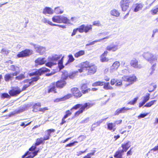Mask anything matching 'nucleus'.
I'll list each match as a JSON object with an SVG mask.
<instances>
[{"label": "nucleus", "instance_id": "nucleus-3", "mask_svg": "<svg viewBox=\"0 0 158 158\" xmlns=\"http://www.w3.org/2000/svg\"><path fill=\"white\" fill-rule=\"evenodd\" d=\"M38 80V77H31V79L24 80L21 83V84H23V87L21 89V90L23 91L27 90L29 87L34 85L35 82H36Z\"/></svg>", "mask_w": 158, "mask_h": 158}, {"label": "nucleus", "instance_id": "nucleus-49", "mask_svg": "<svg viewBox=\"0 0 158 158\" xmlns=\"http://www.w3.org/2000/svg\"><path fill=\"white\" fill-rule=\"evenodd\" d=\"M32 46H33V48L35 49H42L45 48L39 45L32 44Z\"/></svg>", "mask_w": 158, "mask_h": 158}, {"label": "nucleus", "instance_id": "nucleus-30", "mask_svg": "<svg viewBox=\"0 0 158 158\" xmlns=\"http://www.w3.org/2000/svg\"><path fill=\"white\" fill-rule=\"evenodd\" d=\"M44 141L43 138L40 137V138H37L36 139V142L35 144L37 146L40 145V144H43L44 143Z\"/></svg>", "mask_w": 158, "mask_h": 158}, {"label": "nucleus", "instance_id": "nucleus-8", "mask_svg": "<svg viewBox=\"0 0 158 158\" xmlns=\"http://www.w3.org/2000/svg\"><path fill=\"white\" fill-rule=\"evenodd\" d=\"M71 92L73 96L76 99L79 98L83 96L82 92L77 87H74L72 88Z\"/></svg>", "mask_w": 158, "mask_h": 158}, {"label": "nucleus", "instance_id": "nucleus-20", "mask_svg": "<svg viewBox=\"0 0 158 158\" xmlns=\"http://www.w3.org/2000/svg\"><path fill=\"white\" fill-rule=\"evenodd\" d=\"M39 152V150L35 151L33 152L27 151L23 155V157H25L27 155H28V156L26 158H33L37 155Z\"/></svg>", "mask_w": 158, "mask_h": 158}, {"label": "nucleus", "instance_id": "nucleus-27", "mask_svg": "<svg viewBox=\"0 0 158 158\" xmlns=\"http://www.w3.org/2000/svg\"><path fill=\"white\" fill-rule=\"evenodd\" d=\"M46 60H45L44 58H38L35 60V63L37 65H42L45 63Z\"/></svg>", "mask_w": 158, "mask_h": 158}, {"label": "nucleus", "instance_id": "nucleus-34", "mask_svg": "<svg viewBox=\"0 0 158 158\" xmlns=\"http://www.w3.org/2000/svg\"><path fill=\"white\" fill-rule=\"evenodd\" d=\"M73 110H74V108H73V107L70 110H67L65 111V114L63 116L67 118L69 116L71 115L72 114V111Z\"/></svg>", "mask_w": 158, "mask_h": 158}, {"label": "nucleus", "instance_id": "nucleus-48", "mask_svg": "<svg viewBox=\"0 0 158 158\" xmlns=\"http://www.w3.org/2000/svg\"><path fill=\"white\" fill-rule=\"evenodd\" d=\"M72 96V94H67L62 97L63 101L70 98H71Z\"/></svg>", "mask_w": 158, "mask_h": 158}, {"label": "nucleus", "instance_id": "nucleus-24", "mask_svg": "<svg viewBox=\"0 0 158 158\" xmlns=\"http://www.w3.org/2000/svg\"><path fill=\"white\" fill-rule=\"evenodd\" d=\"M107 129L112 132H114L116 130L115 124L112 123H109L107 124Z\"/></svg>", "mask_w": 158, "mask_h": 158}, {"label": "nucleus", "instance_id": "nucleus-22", "mask_svg": "<svg viewBox=\"0 0 158 158\" xmlns=\"http://www.w3.org/2000/svg\"><path fill=\"white\" fill-rule=\"evenodd\" d=\"M150 95V94L148 93L146 96L143 97L142 101L139 104V107H142L149 100Z\"/></svg>", "mask_w": 158, "mask_h": 158}, {"label": "nucleus", "instance_id": "nucleus-5", "mask_svg": "<svg viewBox=\"0 0 158 158\" xmlns=\"http://www.w3.org/2000/svg\"><path fill=\"white\" fill-rule=\"evenodd\" d=\"M52 21L55 23H63L69 25H72L70 22V20L65 17L63 16H56L52 18Z\"/></svg>", "mask_w": 158, "mask_h": 158}, {"label": "nucleus", "instance_id": "nucleus-50", "mask_svg": "<svg viewBox=\"0 0 158 158\" xmlns=\"http://www.w3.org/2000/svg\"><path fill=\"white\" fill-rule=\"evenodd\" d=\"M100 60L102 62H107L109 61V59L106 56H101Z\"/></svg>", "mask_w": 158, "mask_h": 158}, {"label": "nucleus", "instance_id": "nucleus-63", "mask_svg": "<svg viewBox=\"0 0 158 158\" xmlns=\"http://www.w3.org/2000/svg\"><path fill=\"white\" fill-rule=\"evenodd\" d=\"M48 109H49L47 107H44L43 108H40L39 111L44 112L45 111L48 110Z\"/></svg>", "mask_w": 158, "mask_h": 158}, {"label": "nucleus", "instance_id": "nucleus-28", "mask_svg": "<svg viewBox=\"0 0 158 158\" xmlns=\"http://www.w3.org/2000/svg\"><path fill=\"white\" fill-rule=\"evenodd\" d=\"M54 13V11L51 8L49 7H46L44 9L43 11V13L46 15V14H48L52 15Z\"/></svg>", "mask_w": 158, "mask_h": 158}, {"label": "nucleus", "instance_id": "nucleus-62", "mask_svg": "<svg viewBox=\"0 0 158 158\" xmlns=\"http://www.w3.org/2000/svg\"><path fill=\"white\" fill-rule=\"evenodd\" d=\"M102 120H101L98 121H97V122L93 124V125H95L97 126H100V124L102 123Z\"/></svg>", "mask_w": 158, "mask_h": 158}, {"label": "nucleus", "instance_id": "nucleus-38", "mask_svg": "<svg viewBox=\"0 0 158 158\" xmlns=\"http://www.w3.org/2000/svg\"><path fill=\"white\" fill-rule=\"evenodd\" d=\"M156 88V85L154 84H150L148 87V91L149 92L153 91Z\"/></svg>", "mask_w": 158, "mask_h": 158}, {"label": "nucleus", "instance_id": "nucleus-10", "mask_svg": "<svg viewBox=\"0 0 158 158\" xmlns=\"http://www.w3.org/2000/svg\"><path fill=\"white\" fill-rule=\"evenodd\" d=\"M144 58L150 63H152L157 60V57L149 52L145 53L143 55Z\"/></svg>", "mask_w": 158, "mask_h": 158}, {"label": "nucleus", "instance_id": "nucleus-52", "mask_svg": "<svg viewBox=\"0 0 158 158\" xmlns=\"http://www.w3.org/2000/svg\"><path fill=\"white\" fill-rule=\"evenodd\" d=\"M84 28L85 25H82L79 28L77 29L80 32L82 33L84 31Z\"/></svg>", "mask_w": 158, "mask_h": 158}, {"label": "nucleus", "instance_id": "nucleus-26", "mask_svg": "<svg viewBox=\"0 0 158 158\" xmlns=\"http://www.w3.org/2000/svg\"><path fill=\"white\" fill-rule=\"evenodd\" d=\"M41 106V104L40 102L34 104L32 106L33 111L35 112L39 111Z\"/></svg>", "mask_w": 158, "mask_h": 158}, {"label": "nucleus", "instance_id": "nucleus-54", "mask_svg": "<svg viewBox=\"0 0 158 158\" xmlns=\"http://www.w3.org/2000/svg\"><path fill=\"white\" fill-rule=\"evenodd\" d=\"M94 152L88 153L86 155L84 156L83 158H91V156L94 155Z\"/></svg>", "mask_w": 158, "mask_h": 158}, {"label": "nucleus", "instance_id": "nucleus-12", "mask_svg": "<svg viewBox=\"0 0 158 158\" xmlns=\"http://www.w3.org/2000/svg\"><path fill=\"white\" fill-rule=\"evenodd\" d=\"M56 88L61 89L67 85V82L66 81L60 79L55 82Z\"/></svg>", "mask_w": 158, "mask_h": 158}, {"label": "nucleus", "instance_id": "nucleus-13", "mask_svg": "<svg viewBox=\"0 0 158 158\" xmlns=\"http://www.w3.org/2000/svg\"><path fill=\"white\" fill-rule=\"evenodd\" d=\"M19 73V72H15L12 73H6L4 76V80L6 82L11 81L13 79V76H16Z\"/></svg>", "mask_w": 158, "mask_h": 158}, {"label": "nucleus", "instance_id": "nucleus-15", "mask_svg": "<svg viewBox=\"0 0 158 158\" xmlns=\"http://www.w3.org/2000/svg\"><path fill=\"white\" fill-rule=\"evenodd\" d=\"M56 84L55 82L52 83L48 87L47 92L48 93H53L56 94L57 93Z\"/></svg>", "mask_w": 158, "mask_h": 158}, {"label": "nucleus", "instance_id": "nucleus-32", "mask_svg": "<svg viewBox=\"0 0 158 158\" xmlns=\"http://www.w3.org/2000/svg\"><path fill=\"white\" fill-rule=\"evenodd\" d=\"M110 13L111 15L115 17H118L120 15L119 12L115 9H113L111 10Z\"/></svg>", "mask_w": 158, "mask_h": 158}, {"label": "nucleus", "instance_id": "nucleus-60", "mask_svg": "<svg viewBox=\"0 0 158 158\" xmlns=\"http://www.w3.org/2000/svg\"><path fill=\"white\" fill-rule=\"evenodd\" d=\"M148 114V113L141 114L138 116V117L139 118H143L146 116Z\"/></svg>", "mask_w": 158, "mask_h": 158}, {"label": "nucleus", "instance_id": "nucleus-18", "mask_svg": "<svg viewBox=\"0 0 158 158\" xmlns=\"http://www.w3.org/2000/svg\"><path fill=\"white\" fill-rule=\"evenodd\" d=\"M131 110V108L123 107L122 108L117 109L114 113V115H118L120 113H125L127 110Z\"/></svg>", "mask_w": 158, "mask_h": 158}, {"label": "nucleus", "instance_id": "nucleus-31", "mask_svg": "<svg viewBox=\"0 0 158 158\" xmlns=\"http://www.w3.org/2000/svg\"><path fill=\"white\" fill-rule=\"evenodd\" d=\"M144 5L142 3L137 4L136 6L134 9V11L137 12L139 10H141L143 7Z\"/></svg>", "mask_w": 158, "mask_h": 158}, {"label": "nucleus", "instance_id": "nucleus-44", "mask_svg": "<svg viewBox=\"0 0 158 158\" xmlns=\"http://www.w3.org/2000/svg\"><path fill=\"white\" fill-rule=\"evenodd\" d=\"M69 59L67 62L65 64V65H67L69 63L73 62L74 60V59L72 55H70L68 56Z\"/></svg>", "mask_w": 158, "mask_h": 158}, {"label": "nucleus", "instance_id": "nucleus-56", "mask_svg": "<svg viewBox=\"0 0 158 158\" xmlns=\"http://www.w3.org/2000/svg\"><path fill=\"white\" fill-rule=\"evenodd\" d=\"M42 22L45 23H48L50 25L51 23V22L49 21L48 19L45 18H44L42 19Z\"/></svg>", "mask_w": 158, "mask_h": 158}, {"label": "nucleus", "instance_id": "nucleus-1", "mask_svg": "<svg viewBox=\"0 0 158 158\" xmlns=\"http://www.w3.org/2000/svg\"><path fill=\"white\" fill-rule=\"evenodd\" d=\"M80 69H78L80 73L85 72L87 75H92L97 72V67L94 64H92L88 61H85L80 64Z\"/></svg>", "mask_w": 158, "mask_h": 158}, {"label": "nucleus", "instance_id": "nucleus-2", "mask_svg": "<svg viewBox=\"0 0 158 158\" xmlns=\"http://www.w3.org/2000/svg\"><path fill=\"white\" fill-rule=\"evenodd\" d=\"M93 105L89 102H85L84 104H77L73 106L74 110H77L80 108L78 110L76 111L74 115V117H76L82 114L84 111L89 109Z\"/></svg>", "mask_w": 158, "mask_h": 158}, {"label": "nucleus", "instance_id": "nucleus-40", "mask_svg": "<svg viewBox=\"0 0 158 158\" xmlns=\"http://www.w3.org/2000/svg\"><path fill=\"white\" fill-rule=\"evenodd\" d=\"M156 102V100H152L146 103L144 105V106L146 107H149L153 105L155 102Z\"/></svg>", "mask_w": 158, "mask_h": 158}, {"label": "nucleus", "instance_id": "nucleus-45", "mask_svg": "<svg viewBox=\"0 0 158 158\" xmlns=\"http://www.w3.org/2000/svg\"><path fill=\"white\" fill-rule=\"evenodd\" d=\"M1 97L2 98H10L11 96L10 94H9L8 93H3L2 94H1Z\"/></svg>", "mask_w": 158, "mask_h": 158}, {"label": "nucleus", "instance_id": "nucleus-41", "mask_svg": "<svg viewBox=\"0 0 158 158\" xmlns=\"http://www.w3.org/2000/svg\"><path fill=\"white\" fill-rule=\"evenodd\" d=\"M104 82L101 81H97L92 83V86L95 87L98 86H102L104 85Z\"/></svg>", "mask_w": 158, "mask_h": 158}, {"label": "nucleus", "instance_id": "nucleus-14", "mask_svg": "<svg viewBox=\"0 0 158 158\" xmlns=\"http://www.w3.org/2000/svg\"><path fill=\"white\" fill-rule=\"evenodd\" d=\"M56 131L55 129H50L46 130L45 132V134L43 137L44 140H49L51 137V134L52 133H54Z\"/></svg>", "mask_w": 158, "mask_h": 158}, {"label": "nucleus", "instance_id": "nucleus-64", "mask_svg": "<svg viewBox=\"0 0 158 158\" xmlns=\"http://www.w3.org/2000/svg\"><path fill=\"white\" fill-rule=\"evenodd\" d=\"M151 151H153V152L156 151L158 152V145L155 146L151 150Z\"/></svg>", "mask_w": 158, "mask_h": 158}, {"label": "nucleus", "instance_id": "nucleus-35", "mask_svg": "<svg viewBox=\"0 0 158 158\" xmlns=\"http://www.w3.org/2000/svg\"><path fill=\"white\" fill-rule=\"evenodd\" d=\"M54 12L56 14H61L63 13L64 10L60 7L58 6L55 8Z\"/></svg>", "mask_w": 158, "mask_h": 158}, {"label": "nucleus", "instance_id": "nucleus-51", "mask_svg": "<svg viewBox=\"0 0 158 158\" xmlns=\"http://www.w3.org/2000/svg\"><path fill=\"white\" fill-rule=\"evenodd\" d=\"M19 69V67H18V66H15V65H11L10 66V70L12 71H13V72H15L16 71V70H17V69Z\"/></svg>", "mask_w": 158, "mask_h": 158}, {"label": "nucleus", "instance_id": "nucleus-37", "mask_svg": "<svg viewBox=\"0 0 158 158\" xmlns=\"http://www.w3.org/2000/svg\"><path fill=\"white\" fill-rule=\"evenodd\" d=\"M64 56H63L60 60L58 63V64L59 68L60 70H61L64 68V66L63 65V60Z\"/></svg>", "mask_w": 158, "mask_h": 158}, {"label": "nucleus", "instance_id": "nucleus-59", "mask_svg": "<svg viewBox=\"0 0 158 158\" xmlns=\"http://www.w3.org/2000/svg\"><path fill=\"white\" fill-rule=\"evenodd\" d=\"M66 118L64 117V116L62 118L61 121L60 123V126L64 124L66 122V121L65 120V119Z\"/></svg>", "mask_w": 158, "mask_h": 158}, {"label": "nucleus", "instance_id": "nucleus-47", "mask_svg": "<svg viewBox=\"0 0 158 158\" xmlns=\"http://www.w3.org/2000/svg\"><path fill=\"white\" fill-rule=\"evenodd\" d=\"M138 99V97H136L133 99L132 101H131L128 102L127 104L131 105H134L137 102V100Z\"/></svg>", "mask_w": 158, "mask_h": 158}, {"label": "nucleus", "instance_id": "nucleus-17", "mask_svg": "<svg viewBox=\"0 0 158 158\" xmlns=\"http://www.w3.org/2000/svg\"><path fill=\"white\" fill-rule=\"evenodd\" d=\"M131 66L134 68L140 69L141 67L140 64H139L137 60L135 58H133L131 60L130 63Z\"/></svg>", "mask_w": 158, "mask_h": 158}, {"label": "nucleus", "instance_id": "nucleus-9", "mask_svg": "<svg viewBox=\"0 0 158 158\" xmlns=\"http://www.w3.org/2000/svg\"><path fill=\"white\" fill-rule=\"evenodd\" d=\"M22 92L21 89L18 86H13L9 91V93L11 97H16Z\"/></svg>", "mask_w": 158, "mask_h": 158}, {"label": "nucleus", "instance_id": "nucleus-55", "mask_svg": "<svg viewBox=\"0 0 158 158\" xmlns=\"http://www.w3.org/2000/svg\"><path fill=\"white\" fill-rule=\"evenodd\" d=\"M89 121V118L87 117L85 118V119L82 120L81 122L80 123L81 124H85L87 123Z\"/></svg>", "mask_w": 158, "mask_h": 158}, {"label": "nucleus", "instance_id": "nucleus-43", "mask_svg": "<svg viewBox=\"0 0 158 158\" xmlns=\"http://www.w3.org/2000/svg\"><path fill=\"white\" fill-rule=\"evenodd\" d=\"M25 78V76L24 73H22L19 75V76H16L15 77V79L16 80L20 81L24 79Z\"/></svg>", "mask_w": 158, "mask_h": 158}, {"label": "nucleus", "instance_id": "nucleus-58", "mask_svg": "<svg viewBox=\"0 0 158 158\" xmlns=\"http://www.w3.org/2000/svg\"><path fill=\"white\" fill-rule=\"evenodd\" d=\"M36 146H37L35 144H33L32 146L29 148V150L30 151H34L36 148Z\"/></svg>", "mask_w": 158, "mask_h": 158}, {"label": "nucleus", "instance_id": "nucleus-4", "mask_svg": "<svg viewBox=\"0 0 158 158\" xmlns=\"http://www.w3.org/2000/svg\"><path fill=\"white\" fill-rule=\"evenodd\" d=\"M122 79L123 81L128 83L125 85L126 87L131 85L137 81V78L135 75H124L122 77Z\"/></svg>", "mask_w": 158, "mask_h": 158}, {"label": "nucleus", "instance_id": "nucleus-46", "mask_svg": "<svg viewBox=\"0 0 158 158\" xmlns=\"http://www.w3.org/2000/svg\"><path fill=\"white\" fill-rule=\"evenodd\" d=\"M151 12H152V14L153 15L157 14L158 12V5L155 6L153 9L151 10Z\"/></svg>", "mask_w": 158, "mask_h": 158}, {"label": "nucleus", "instance_id": "nucleus-57", "mask_svg": "<svg viewBox=\"0 0 158 158\" xmlns=\"http://www.w3.org/2000/svg\"><path fill=\"white\" fill-rule=\"evenodd\" d=\"M78 143V142L77 141H74L73 143H70L69 144H67L66 145V147H70L74 145V144L76 143Z\"/></svg>", "mask_w": 158, "mask_h": 158}, {"label": "nucleus", "instance_id": "nucleus-11", "mask_svg": "<svg viewBox=\"0 0 158 158\" xmlns=\"http://www.w3.org/2000/svg\"><path fill=\"white\" fill-rule=\"evenodd\" d=\"M131 0H122L120 5L123 11H125L129 7L130 3L132 2Z\"/></svg>", "mask_w": 158, "mask_h": 158}, {"label": "nucleus", "instance_id": "nucleus-19", "mask_svg": "<svg viewBox=\"0 0 158 158\" xmlns=\"http://www.w3.org/2000/svg\"><path fill=\"white\" fill-rule=\"evenodd\" d=\"M30 50H23L19 52L17 55L18 58L23 57L29 55Z\"/></svg>", "mask_w": 158, "mask_h": 158}, {"label": "nucleus", "instance_id": "nucleus-25", "mask_svg": "<svg viewBox=\"0 0 158 158\" xmlns=\"http://www.w3.org/2000/svg\"><path fill=\"white\" fill-rule=\"evenodd\" d=\"M130 142L128 141L127 143L121 144V147L122 148V151L125 152L127 151L128 149L130 148L131 146L129 144Z\"/></svg>", "mask_w": 158, "mask_h": 158}, {"label": "nucleus", "instance_id": "nucleus-61", "mask_svg": "<svg viewBox=\"0 0 158 158\" xmlns=\"http://www.w3.org/2000/svg\"><path fill=\"white\" fill-rule=\"evenodd\" d=\"M132 148H131L126 153L127 156H131L133 152L132 151Z\"/></svg>", "mask_w": 158, "mask_h": 158}, {"label": "nucleus", "instance_id": "nucleus-7", "mask_svg": "<svg viewBox=\"0 0 158 158\" xmlns=\"http://www.w3.org/2000/svg\"><path fill=\"white\" fill-rule=\"evenodd\" d=\"M50 70L48 69L45 67H43L35 71L34 72L31 73H28L29 76L31 77L35 76V77H38L39 80L40 79V76L45 73L50 72Z\"/></svg>", "mask_w": 158, "mask_h": 158}, {"label": "nucleus", "instance_id": "nucleus-29", "mask_svg": "<svg viewBox=\"0 0 158 158\" xmlns=\"http://www.w3.org/2000/svg\"><path fill=\"white\" fill-rule=\"evenodd\" d=\"M124 152L122 151L118 150L116 152L114 155V157L115 158H118V157H122V156L123 155Z\"/></svg>", "mask_w": 158, "mask_h": 158}, {"label": "nucleus", "instance_id": "nucleus-6", "mask_svg": "<svg viewBox=\"0 0 158 158\" xmlns=\"http://www.w3.org/2000/svg\"><path fill=\"white\" fill-rule=\"evenodd\" d=\"M62 57L61 55H55L52 56V57L49 58L48 61L45 64V65L49 68H51L53 65L56 64V63L54 61H56L59 60Z\"/></svg>", "mask_w": 158, "mask_h": 158}, {"label": "nucleus", "instance_id": "nucleus-33", "mask_svg": "<svg viewBox=\"0 0 158 158\" xmlns=\"http://www.w3.org/2000/svg\"><path fill=\"white\" fill-rule=\"evenodd\" d=\"M103 88L106 90L112 89L113 88L111 86L109 82L105 83L104 82Z\"/></svg>", "mask_w": 158, "mask_h": 158}, {"label": "nucleus", "instance_id": "nucleus-23", "mask_svg": "<svg viewBox=\"0 0 158 158\" xmlns=\"http://www.w3.org/2000/svg\"><path fill=\"white\" fill-rule=\"evenodd\" d=\"M120 65V63L119 61H116L114 62L110 67V72L112 73L117 70L119 67Z\"/></svg>", "mask_w": 158, "mask_h": 158}, {"label": "nucleus", "instance_id": "nucleus-42", "mask_svg": "<svg viewBox=\"0 0 158 158\" xmlns=\"http://www.w3.org/2000/svg\"><path fill=\"white\" fill-rule=\"evenodd\" d=\"M118 48L117 46L113 43L107 47L106 49H116Z\"/></svg>", "mask_w": 158, "mask_h": 158}, {"label": "nucleus", "instance_id": "nucleus-36", "mask_svg": "<svg viewBox=\"0 0 158 158\" xmlns=\"http://www.w3.org/2000/svg\"><path fill=\"white\" fill-rule=\"evenodd\" d=\"M110 36L109 35V36H107L102 39H101L99 40L93 41L92 42H90V43H89V44H87L86 45V46H88L89 45H92L93 44H94L95 43H96L97 42H100L101 40H103L104 39H109L110 37Z\"/></svg>", "mask_w": 158, "mask_h": 158}, {"label": "nucleus", "instance_id": "nucleus-16", "mask_svg": "<svg viewBox=\"0 0 158 158\" xmlns=\"http://www.w3.org/2000/svg\"><path fill=\"white\" fill-rule=\"evenodd\" d=\"M74 77V74L73 73L69 74L67 71H64L62 73L61 79L66 81L68 78L72 79Z\"/></svg>", "mask_w": 158, "mask_h": 158}, {"label": "nucleus", "instance_id": "nucleus-39", "mask_svg": "<svg viewBox=\"0 0 158 158\" xmlns=\"http://www.w3.org/2000/svg\"><path fill=\"white\" fill-rule=\"evenodd\" d=\"M85 54V52L83 50H80L74 54L75 57L78 58L84 55Z\"/></svg>", "mask_w": 158, "mask_h": 158}, {"label": "nucleus", "instance_id": "nucleus-53", "mask_svg": "<svg viewBox=\"0 0 158 158\" xmlns=\"http://www.w3.org/2000/svg\"><path fill=\"white\" fill-rule=\"evenodd\" d=\"M92 29L91 26H85V28H84V31L85 33H87L90 30H91Z\"/></svg>", "mask_w": 158, "mask_h": 158}, {"label": "nucleus", "instance_id": "nucleus-21", "mask_svg": "<svg viewBox=\"0 0 158 158\" xmlns=\"http://www.w3.org/2000/svg\"><path fill=\"white\" fill-rule=\"evenodd\" d=\"M81 91L82 92V94H87L91 91L90 88H88L86 84H83L81 87Z\"/></svg>", "mask_w": 158, "mask_h": 158}]
</instances>
